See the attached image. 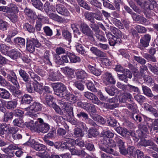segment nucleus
<instances>
[{
  "instance_id": "nucleus-1",
  "label": "nucleus",
  "mask_w": 158,
  "mask_h": 158,
  "mask_svg": "<svg viewBox=\"0 0 158 158\" xmlns=\"http://www.w3.org/2000/svg\"><path fill=\"white\" fill-rule=\"evenodd\" d=\"M111 29L114 35H112L110 32H106L110 45L111 46H114L116 44H119L121 43V38L123 36L122 33L119 30L115 27H112Z\"/></svg>"
},
{
  "instance_id": "nucleus-2",
  "label": "nucleus",
  "mask_w": 158,
  "mask_h": 158,
  "mask_svg": "<svg viewBox=\"0 0 158 158\" xmlns=\"http://www.w3.org/2000/svg\"><path fill=\"white\" fill-rule=\"evenodd\" d=\"M103 143L106 145H99V147L102 151L107 153L113 155L114 156H118V153L112 147L116 146V144L115 142L112 139L108 138H105L103 140Z\"/></svg>"
},
{
  "instance_id": "nucleus-3",
  "label": "nucleus",
  "mask_w": 158,
  "mask_h": 158,
  "mask_svg": "<svg viewBox=\"0 0 158 158\" xmlns=\"http://www.w3.org/2000/svg\"><path fill=\"white\" fill-rule=\"evenodd\" d=\"M0 85L6 87L12 94L15 97H19L22 94L21 91L17 89L15 86L8 82L3 77L0 75Z\"/></svg>"
},
{
  "instance_id": "nucleus-4",
  "label": "nucleus",
  "mask_w": 158,
  "mask_h": 158,
  "mask_svg": "<svg viewBox=\"0 0 158 158\" xmlns=\"http://www.w3.org/2000/svg\"><path fill=\"white\" fill-rule=\"evenodd\" d=\"M41 44L36 38H32L27 39L26 49L30 53L33 52L35 50V47L39 48Z\"/></svg>"
},
{
  "instance_id": "nucleus-5",
  "label": "nucleus",
  "mask_w": 158,
  "mask_h": 158,
  "mask_svg": "<svg viewBox=\"0 0 158 158\" xmlns=\"http://www.w3.org/2000/svg\"><path fill=\"white\" fill-rule=\"evenodd\" d=\"M58 103L63 109L65 110L70 116L74 117L73 105L69 103L65 102L62 100H58Z\"/></svg>"
},
{
  "instance_id": "nucleus-6",
  "label": "nucleus",
  "mask_w": 158,
  "mask_h": 158,
  "mask_svg": "<svg viewBox=\"0 0 158 158\" xmlns=\"http://www.w3.org/2000/svg\"><path fill=\"white\" fill-rule=\"evenodd\" d=\"M157 5V4L155 2L152 3L149 1H146L145 2L143 6L144 15L147 18H151L152 15L151 10L156 7Z\"/></svg>"
},
{
  "instance_id": "nucleus-7",
  "label": "nucleus",
  "mask_w": 158,
  "mask_h": 158,
  "mask_svg": "<svg viewBox=\"0 0 158 158\" xmlns=\"http://www.w3.org/2000/svg\"><path fill=\"white\" fill-rule=\"evenodd\" d=\"M81 31L85 35L90 39L94 38V33L93 31L89 26L85 23H81L80 26Z\"/></svg>"
},
{
  "instance_id": "nucleus-8",
  "label": "nucleus",
  "mask_w": 158,
  "mask_h": 158,
  "mask_svg": "<svg viewBox=\"0 0 158 158\" xmlns=\"http://www.w3.org/2000/svg\"><path fill=\"white\" fill-rule=\"evenodd\" d=\"M51 85L55 94L59 97H61V94L66 89V86L61 83H52Z\"/></svg>"
},
{
  "instance_id": "nucleus-9",
  "label": "nucleus",
  "mask_w": 158,
  "mask_h": 158,
  "mask_svg": "<svg viewBox=\"0 0 158 158\" xmlns=\"http://www.w3.org/2000/svg\"><path fill=\"white\" fill-rule=\"evenodd\" d=\"M38 124L35 128L37 130L36 131H40L44 133H47L50 129L49 125L45 123L41 118H38Z\"/></svg>"
},
{
  "instance_id": "nucleus-10",
  "label": "nucleus",
  "mask_w": 158,
  "mask_h": 158,
  "mask_svg": "<svg viewBox=\"0 0 158 158\" xmlns=\"http://www.w3.org/2000/svg\"><path fill=\"white\" fill-rule=\"evenodd\" d=\"M83 95L87 99L91 101L93 103L98 105L102 104V102L100 101L98 98L92 93L88 91L85 92L83 93Z\"/></svg>"
},
{
  "instance_id": "nucleus-11",
  "label": "nucleus",
  "mask_w": 158,
  "mask_h": 158,
  "mask_svg": "<svg viewBox=\"0 0 158 158\" xmlns=\"http://www.w3.org/2000/svg\"><path fill=\"white\" fill-rule=\"evenodd\" d=\"M51 54L49 50H45L44 51L43 56L42 58L40 60V63L43 65L45 64L49 65H52V63L50 60Z\"/></svg>"
},
{
  "instance_id": "nucleus-12",
  "label": "nucleus",
  "mask_w": 158,
  "mask_h": 158,
  "mask_svg": "<svg viewBox=\"0 0 158 158\" xmlns=\"http://www.w3.org/2000/svg\"><path fill=\"white\" fill-rule=\"evenodd\" d=\"M6 78L9 81L16 86L15 87L16 88H19L18 87H19V85L17 77L15 73L13 71L11 70L10 71L9 73L7 74Z\"/></svg>"
},
{
  "instance_id": "nucleus-13",
  "label": "nucleus",
  "mask_w": 158,
  "mask_h": 158,
  "mask_svg": "<svg viewBox=\"0 0 158 158\" xmlns=\"http://www.w3.org/2000/svg\"><path fill=\"white\" fill-rule=\"evenodd\" d=\"M132 75L131 72L128 69H126L124 74H118V77L120 80L123 81L124 82L127 83L129 79H131Z\"/></svg>"
},
{
  "instance_id": "nucleus-14",
  "label": "nucleus",
  "mask_w": 158,
  "mask_h": 158,
  "mask_svg": "<svg viewBox=\"0 0 158 158\" xmlns=\"http://www.w3.org/2000/svg\"><path fill=\"white\" fill-rule=\"evenodd\" d=\"M56 9L58 13L65 16L69 15L70 13L64 6L61 4H57L56 5Z\"/></svg>"
},
{
  "instance_id": "nucleus-15",
  "label": "nucleus",
  "mask_w": 158,
  "mask_h": 158,
  "mask_svg": "<svg viewBox=\"0 0 158 158\" xmlns=\"http://www.w3.org/2000/svg\"><path fill=\"white\" fill-rule=\"evenodd\" d=\"M61 96L63 98L73 103L75 102L77 99V97L76 96L66 90L63 92L61 94Z\"/></svg>"
},
{
  "instance_id": "nucleus-16",
  "label": "nucleus",
  "mask_w": 158,
  "mask_h": 158,
  "mask_svg": "<svg viewBox=\"0 0 158 158\" xmlns=\"http://www.w3.org/2000/svg\"><path fill=\"white\" fill-rule=\"evenodd\" d=\"M7 56L15 60L21 56V53L15 49H12L8 52Z\"/></svg>"
},
{
  "instance_id": "nucleus-17",
  "label": "nucleus",
  "mask_w": 158,
  "mask_h": 158,
  "mask_svg": "<svg viewBox=\"0 0 158 158\" xmlns=\"http://www.w3.org/2000/svg\"><path fill=\"white\" fill-rule=\"evenodd\" d=\"M76 78L78 80H84L87 78L88 74L84 70L79 69L75 72Z\"/></svg>"
},
{
  "instance_id": "nucleus-18",
  "label": "nucleus",
  "mask_w": 158,
  "mask_h": 158,
  "mask_svg": "<svg viewBox=\"0 0 158 158\" xmlns=\"http://www.w3.org/2000/svg\"><path fill=\"white\" fill-rule=\"evenodd\" d=\"M151 36L148 34H146L140 40V43L142 46L147 47L149 45Z\"/></svg>"
},
{
  "instance_id": "nucleus-19",
  "label": "nucleus",
  "mask_w": 158,
  "mask_h": 158,
  "mask_svg": "<svg viewBox=\"0 0 158 158\" xmlns=\"http://www.w3.org/2000/svg\"><path fill=\"white\" fill-rule=\"evenodd\" d=\"M67 52V55L69 59L70 62L71 63H77L80 62V58L73 53Z\"/></svg>"
},
{
  "instance_id": "nucleus-20",
  "label": "nucleus",
  "mask_w": 158,
  "mask_h": 158,
  "mask_svg": "<svg viewBox=\"0 0 158 158\" xmlns=\"http://www.w3.org/2000/svg\"><path fill=\"white\" fill-rule=\"evenodd\" d=\"M19 74L23 81L25 83H27L31 81L29 75L25 70L20 69L19 70Z\"/></svg>"
},
{
  "instance_id": "nucleus-21",
  "label": "nucleus",
  "mask_w": 158,
  "mask_h": 158,
  "mask_svg": "<svg viewBox=\"0 0 158 158\" xmlns=\"http://www.w3.org/2000/svg\"><path fill=\"white\" fill-rule=\"evenodd\" d=\"M130 118L137 123H140L143 120L142 116L145 118V116L144 115L138 114L136 113H131L129 115Z\"/></svg>"
},
{
  "instance_id": "nucleus-22",
  "label": "nucleus",
  "mask_w": 158,
  "mask_h": 158,
  "mask_svg": "<svg viewBox=\"0 0 158 158\" xmlns=\"http://www.w3.org/2000/svg\"><path fill=\"white\" fill-rule=\"evenodd\" d=\"M62 36L64 39L68 41L69 43L71 42L72 34L67 28H64L62 29Z\"/></svg>"
},
{
  "instance_id": "nucleus-23",
  "label": "nucleus",
  "mask_w": 158,
  "mask_h": 158,
  "mask_svg": "<svg viewBox=\"0 0 158 158\" xmlns=\"http://www.w3.org/2000/svg\"><path fill=\"white\" fill-rule=\"evenodd\" d=\"M21 92V95L20 96H19V97H18L19 98L22 97V99L21 101V103L23 104H29L32 100L31 97L27 94H25L23 96H22V92Z\"/></svg>"
},
{
  "instance_id": "nucleus-24",
  "label": "nucleus",
  "mask_w": 158,
  "mask_h": 158,
  "mask_svg": "<svg viewBox=\"0 0 158 158\" xmlns=\"http://www.w3.org/2000/svg\"><path fill=\"white\" fill-rule=\"evenodd\" d=\"M42 106V105L40 103L35 102L30 105L29 109L31 111L35 112L40 111Z\"/></svg>"
},
{
  "instance_id": "nucleus-25",
  "label": "nucleus",
  "mask_w": 158,
  "mask_h": 158,
  "mask_svg": "<svg viewBox=\"0 0 158 158\" xmlns=\"http://www.w3.org/2000/svg\"><path fill=\"white\" fill-rule=\"evenodd\" d=\"M38 118L36 121H31L30 122L26 123V125L27 128L30 129L31 131H36L37 130L35 129V128L37 127L36 126H38Z\"/></svg>"
},
{
  "instance_id": "nucleus-26",
  "label": "nucleus",
  "mask_w": 158,
  "mask_h": 158,
  "mask_svg": "<svg viewBox=\"0 0 158 158\" xmlns=\"http://www.w3.org/2000/svg\"><path fill=\"white\" fill-rule=\"evenodd\" d=\"M43 97L45 98V99L44 104L49 107H50L54 103L53 102L54 98L52 96L48 94H47L46 93H44L43 94Z\"/></svg>"
},
{
  "instance_id": "nucleus-27",
  "label": "nucleus",
  "mask_w": 158,
  "mask_h": 158,
  "mask_svg": "<svg viewBox=\"0 0 158 158\" xmlns=\"http://www.w3.org/2000/svg\"><path fill=\"white\" fill-rule=\"evenodd\" d=\"M90 50L93 54L98 56L103 57L105 56V53L96 47H92Z\"/></svg>"
},
{
  "instance_id": "nucleus-28",
  "label": "nucleus",
  "mask_w": 158,
  "mask_h": 158,
  "mask_svg": "<svg viewBox=\"0 0 158 158\" xmlns=\"http://www.w3.org/2000/svg\"><path fill=\"white\" fill-rule=\"evenodd\" d=\"M105 78L107 81L111 84H115V80L111 73L106 72L105 73Z\"/></svg>"
},
{
  "instance_id": "nucleus-29",
  "label": "nucleus",
  "mask_w": 158,
  "mask_h": 158,
  "mask_svg": "<svg viewBox=\"0 0 158 158\" xmlns=\"http://www.w3.org/2000/svg\"><path fill=\"white\" fill-rule=\"evenodd\" d=\"M87 68L91 73L96 76H99L101 74V71L100 69H97L95 67L89 65L87 66Z\"/></svg>"
},
{
  "instance_id": "nucleus-30",
  "label": "nucleus",
  "mask_w": 158,
  "mask_h": 158,
  "mask_svg": "<svg viewBox=\"0 0 158 158\" xmlns=\"http://www.w3.org/2000/svg\"><path fill=\"white\" fill-rule=\"evenodd\" d=\"M84 135L82 130L80 128L77 127L74 129L73 134L74 138H81Z\"/></svg>"
},
{
  "instance_id": "nucleus-31",
  "label": "nucleus",
  "mask_w": 158,
  "mask_h": 158,
  "mask_svg": "<svg viewBox=\"0 0 158 158\" xmlns=\"http://www.w3.org/2000/svg\"><path fill=\"white\" fill-rule=\"evenodd\" d=\"M17 104V101L13 100L7 102L6 104V107L8 110H12L16 107Z\"/></svg>"
},
{
  "instance_id": "nucleus-32",
  "label": "nucleus",
  "mask_w": 158,
  "mask_h": 158,
  "mask_svg": "<svg viewBox=\"0 0 158 158\" xmlns=\"http://www.w3.org/2000/svg\"><path fill=\"white\" fill-rule=\"evenodd\" d=\"M91 103L87 102H79L77 103V106L88 111L89 110Z\"/></svg>"
},
{
  "instance_id": "nucleus-33",
  "label": "nucleus",
  "mask_w": 158,
  "mask_h": 158,
  "mask_svg": "<svg viewBox=\"0 0 158 158\" xmlns=\"http://www.w3.org/2000/svg\"><path fill=\"white\" fill-rule=\"evenodd\" d=\"M4 113L3 120L5 122H7L8 120H11L13 117V114L12 112L9 111H6L5 108L4 112H2Z\"/></svg>"
},
{
  "instance_id": "nucleus-34",
  "label": "nucleus",
  "mask_w": 158,
  "mask_h": 158,
  "mask_svg": "<svg viewBox=\"0 0 158 158\" xmlns=\"http://www.w3.org/2000/svg\"><path fill=\"white\" fill-rule=\"evenodd\" d=\"M142 87L144 94L150 98H152L153 96L151 89L149 87L144 85H142Z\"/></svg>"
},
{
  "instance_id": "nucleus-35",
  "label": "nucleus",
  "mask_w": 158,
  "mask_h": 158,
  "mask_svg": "<svg viewBox=\"0 0 158 158\" xmlns=\"http://www.w3.org/2000/svg\"><path fill=\"white\" fill-rule=\"evenodd\" d=\"M71 153L73 155H77L82 157H84L88 154L83 150H78L73 148L71 151Z\"/></svg>"
},
{
  "instance_id": "nucleus-36",
  "label": "nucleus",
  "mask_w": 158,
  "mask_h": 158,
  "mask_svg": "<svg viewBox=\"0 0 158 158\" xmlns=\"http://www.w3.org/2000/svg\"><path fill=\"white\" fill-rule=\"evenodd\" d=\"M34 148L37 151H43L46 149L47 151L51 152L50 150L49 149H47L46 147L44 145L42 144L38 143H37L35 144Z\"/></svg>"
},
{
  "instance_id": "nucleus-37",
  "label": "nucleus",
  "mask_w": 158,
  "mask_h": 158,
  "mask_svg": "<svg viewBox=\"0 0 158 158\" xmlns=\"http://www.w3.org/2000/svg\"><path fill=\"white\" fill-rule=\"evenodd\" d=\"M44 10L46 13L48 14L49 12H55L54 6L50 5L49 3L46 2L44 5Z\"/></svg>"
},
{
  "instance_id": "nucleus-38",
  "label": "nucleus",
  "mask_w": 158,
  "mask_h": 158,
  "mask_svg": "<svg viewBox=\"0 0 158 158\" xmlns=\"http://www.w3.org/2000/svg\"><path fill=\"white\" fill-rule=\"evenodd\" d=\"M9 92L3 88H0V96L3 99H9L10 97Z\"/></svg>"
},
{
  "instance_id": "nucleus-39",
  "label": "nucleus",
  "mask_w": 158,
  "mask_h": 158,
  "mask_svg": "<svg viewBox=\"0 0 158 158\" xmlns=\"http://www.w3.org/2000/svg\"><path fill=\"white\" fill-rule=\"evenodd\" d=\"M28 73L30 75L31 78L33 79L34 81L37 83L40 81L41 78L32 71H29Z\"/></svg>"
},
{
  "instance_id": "nucleus-40",
  "label": "nucleus",
  "mask_w": 158,
  "mask_h": 158,
  "mask_svg": "<svg viewBox=\"0 0 158 158\" xmlns=\"http://www.w3.org/2000/svg\"><path fill=\"white\" fill-rule=\"evenodd\" d=\"M119 100L122 102H125L126 100H128L129 101L132 102L133 98L131 94L129 93H126L123 95L121 98L119 99Z\"/></svg>"
},
{
  "instance_id": "nucleus-41",
  "label": "nucleus",
  "mask_w": 158,
  "mask_h": 158,
  "mask_svg": "<svg viewBox=\"0 0 158 158\" xmlns=\"http://www.w3.org/2000/svg\"><path fill=\"white\" fill-rule=\"evenodd\" d=\"M115 130L123 137H126L127 133H129L127 129L121 127H117Z\"/></svg>"
},
{
  "instance_id": "nucleus-42",
  "label": "nucleus",
  "mask_w": 158,
  "mask_h": 158,
  "mask_svg": "<svg viewBox=\"0 0 158 158\" xmlns=\"http://www.w3.org/2000/svg\"><path fill=\"white\" fill-rule=\"evenodd\" d=\"M139 144L144 147L151 146L154 144V143L150 140L144 139L141 140L139 143Z\"/></svg>"
},
{
  "instance_id": "nucleus-43",
  "label": "nucleus",
  "mask_w": 158,
  "mask_h": 158,
  "mask_svg": "<svg viewBox=\"0 0 158 158\" xmlns=\"http://www.w3.org/2000/svg\"><path fill=\"white\" fill-rule=\"evenodd\" d=\"M9 12L11 13H17L19 11L18 8L16 5L14 3H10L8 5Z\"/></svg>"
},
{
  "instance_id": "nucleus-44",
  "label": "nucleus",
  "mask_w": 158,
  "mask_h": 158,
  "mask_svg": "<svg viewBox=\"0 0 158 158\" xmlns=\"http://www.w3.org/2000/svg\"><path fill=\"white\" fill-rule=\"evenodd\" d=\"M13 123L14 126L20 127H22L24 126V121L20 118H18L14 119Z\"/></svg>"
},
{
  "instance_id": "nucleus-45",
  "label": "nucleus",
  "mask_w": 158,
  "mask_h": 158,
  "mask_svg": "<svg viewBox=\"0 0 158 158\" xmlns=\"http://www.w3.org/2000/svg\"><path fill=\"white\" fill-rule=\"evenodd\" d=\"M125 91H127L131 92H138L139 91L138 87L134 86L131 85L130 84L126 85V87Z\"/></svg>"
},
{
  "instance_id": "nucleus-46",
  "label": "nucleus",
  "mask_w": 158,
  "mask_h": 158,
  "mask_svg": "<svg viewBox=\"0 0 158 158\" xmlns=\"http://www.w3.org/2000/svg\"><path fill=\"white\" fill-rule=\"evenodd\" d=\"M98 134V133L97 129L94 127H92L89 130L88 136L89 138L95 137Z\"/></svg>"
},
{
  "instance_id": "nucleus-47",
  "label": "nucleus",
  "mask_w": 158,
  "mask_h": 158,
  "mask_svg": "<svg viewBox=\"0 0 158 158\" xmlns=\"http://www.w3.org/2000/svg\"><path fill=\"white\" fill-rule=\"evenodd\" d=\"M60 74L58 75L57 73L52 72L49 74L48 79L52 81H57L59 79V77H60Z\"/></svg>"
},
{
  "instance_id": "nucleus-48",
  "label": "nucleus",
  "mask_w": 158,
  "mask_h": 158,
  "mask_svg": "<svg viewBox=\"0 0 158 158\" xmlns=\"http://www.w3.org/2000/svg\"><path fill=\"white\" fill-rule=\"evenodd\" d=\"M143 80L148 85L151 86L154 83V80L151 76L146 75L143 77Z\"/></svg>"
},
{
  "instance_id": "nucleus-49",
  "label": "nucleus",
  "mask_w": 158,
  "mask_h": 158,
  "mask_svg": "<svg viewBox=\"0 0 158 158\" xmlns=\"http://www.w3.org/2000/svg\"><path fill=\"white\" fill-rule=\"evenodd\" d=\"M8 27V23L0 18V30L2 31H6Z\"/></svg>"
},
{
  "instance_id": "nucleus-50",
  "label": "nucleus",
  "mask_w": 158,
  "mask_h": 158,
  "mask_svg": "<svg viewBox=\"0 0 158 158\" xmlns=\"http://www.w3.org/2000/svg\"><path fill=\"white\" fill-rule=\"evenodd\" d=\"M7 17L12 22L15 23L18 20L17 15L15 13H10L7 15Z\"/></svg>"
},
{
  "instance_id": "nucleus-51",
  "label": "nucleus",
  "mask_w": 158,
  "mask_h": 158,
  "mask_svg": "<svg viewBox=\"0 0 158 158\" xmlns=\"http://www.w3.org/2000/svg\"><path fill=\"white\" fill-rule=\"evenodd\" d=\"M78 4L81 7L85 9L90 10H91L90 7L87 4V3L83 0H77Z\"/></svg>"
},
{
  "instance_id": "nucleus-52",
  "label": "nucleus",
  "mask_w": 158,
  "mask_h": 158,
  "mask_svg": "<svg viewBox=\"0 0 158 158\" xmlns=\"http://www.w3.org/2000/svg\"><path fill=\"white\" fill-rule=\"evenodd\" d=\"M111 21L119 29H123L124 28V26L120 20L115 18H112Z\"/></svg>"
},
{
  "instance_id": "nucleus-53",
  "label": "nucleus",
  "mask_w": 158,
  "mask_h": 158,
  "mask_svg": "<svg viewBox=\"0 0 158 158\" xmlns=\"http://www.w3.org/2000/svg\"><path fill=\"white\" fill-rule=\"evenodd\" d=\"M60 149H69L71 152V151L72 150V149H73V148H71V147H69V145H71V144L70 143H67L65 142H60Z\"/></svg>"
},
{
  "instance_id": "nucleus-54",
  "label": "nucleus",
  "mask_w": 158,
  "mask_h": 158,
  "mask_svg": "<svg viewBox=\"0 0 158 158\" xmlns=\"http://www.w3.org/2000/svg\"><path fill=\"white\" fill-rule=\"evenodd\" d=\"M92 13L94 19L99 21L102 20V16L100 11L98 10L95 13Z\"/></svg>"
},
{
  "instance_id": "nucleus-55",
  "label": "nucleus",
  "mask_w": 158,
  "mask_h": 158,
  "mask_svg": "<svg viewBox=\"0 0 158 158\" xmlns=\"http://www.w3.org/2000/svg\"><path fill=\"white\" fill-rule=\"evenodd\" d=\"M25 84L27 90L30 93H34L35 86L31 85V81Z\"/></svg>"
},
{
  "instance_id": "nucleus-56",
  "label": "nucleus",
  "mask_w": 158,
  "mask_h": 158,
  "mask_svg": "<svg viewBox=\"0 0 158 158\" xmlns=\"http://www.w3.org/2000/svg\"><path fill=\"white\" fill-rule=\"evenodd\" d=\"M43 87V86L40 84L39 82L35 84L34 91H35L41 94L44 90Z\"/></svg>"
},
{
  "instance_id": "nucleus-57",
  "label": "nucleus",
  "mask_w": 158,
  "mask_h": 158,
  "mask_svg": "<svg viewBox=\"0 0 158 158\" xmlns=\"http://www.w3.org/2000/svg\"><path fill=\"white\" fill-rule=\"evenodd\" d=\"M10 48L5 44H0V50L2 53L4 54L7 55L8 52L9 51L8 50Z\"/></svg>"
},
{
  "instance_id": "nucleus-58",
  "label": "nucleus",
  "mask_w": 158,
  "mask_h": 158,
  "mask_svg": "<svg viewBox=\"0 0 158 158\" xmlns=\"http://www.w3.org/2000/svg\"><path fill=\"white\" fill-rule=\"evenodd\" d=\"M15 44L20 46H24L25 44V40L21 37H17L14 40Z\"/></svg>"
},
{
  "instance_id": "nucleus-59",
  "label": "nucleus",
  "mask_w": 158,
  "mask_h": 158,
  "mask_svg": "<svg viewBox=\"0 0 158 158\" xmlns=\"http://www.w3.org/2000/svg\"><path fill=\"white\" fill-rule=\"evenodd\" d=\"M76 50L77 52L81 54H84L85 53V50L81 44L77 43L76 45Z\"/></svg>"
},
{
  "instance_id": "nucleus-60",
  "label": "nucleus",
  "mask_w": 158,
  "mask_h": 158,
  "mask_svg": "<svg viewBox=\"0 0 158 158\" xmlns=\"http://www.w3.org/2000/svg\"><path fill=\"white\" fill-rule=\"evenodd\" d=\"M129 3L130 6L135 12L138 14H140L141 13V10L135 5L133 1L131 0L129 1Z\"/></svg>"
},
{
  "instance_id": "nucleus-61",
  "label": "nucleus",
  "mask_w": 158,
  "mask_h": 158,
  "mask_svg": "<svg viewBox=\"0 0 158 158\" xmlns=\"http://www.w3.org/2000/svg\"><path fill=\"white\" fill-rule=\"evenodd\" d=\"M135 28L139 33H144L147 31V30L145 27L140 25H136Z\"/></svg>"
},
{
  "instance_id": "nucleus-62",
  "label": "nucleus",
  "mask_w": 158,
  "mask_h": 158,
  "mask_svg": "<svg viewBox=\"0 0 158 158\" xmlns=\"http://www.w3.org/2000/svg\"><path fill=\"white\" fill-rule=\"evenodd\" d=\"M85 147L89 151L94 152L95 151L94 144L91 142H85Z\"/></svg>"
},
{
  "instance_id": "nucleus-63",
  "label": "nucleus",
  "mask_w": 158,
  "mask_h": 158,
  "mask_svg": "<svg viewBox=\"0 0 158 158\" xmlns=\"http://www.w3.org/2000/svg\"><path fill=\"white\" fill-rule=\"evenodd\" d=\"M137 150L133 146L129 147L128 148V154L133 157H135L136 156V151Z\"/></svg>"
},
{
  "instance_id": "nucleus-64",
  "label": "nucleus",
  "mask_w": 158,
  "mask_h": 158,
  "mask_svg": "<svg viewBox=\"0 0 158 158\" xmlns=\"http://www.w3.org/2000/svg\"><path fill=\"white\" fill-rule=\"evenodd\" d=\"M43 29L46 36L51 37L52 35V31L49 27L45 26L44 27Z\"/></svg>"
}]
</instances>
